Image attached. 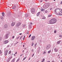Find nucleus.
<instances>
[{
	"label": "nucleus",
	"mask_w": 62,
	"mask_h": 62,
	"mask_svg": "<svg viewBox=\"0 0 62 62\" xmlns=\"http://www.w3.org/2000/svg\"><path fill=\"white\" fill-rule=\"evenodd\" d=\"M60 38H61L62 37V36L61 35L60 36Z\"/></svg>",
	"instance_id": "50"
},
{
	"label": "nucleus",
	"mask_w": 62,
	"mask_h": 62,
	"mask_svg": "<svg viewBox=\"0 0 62 62\" xmlns=\"http://www.w3.org/2000/svg\"><path fill=\"white\" fill-rule=\"evenodd\" d=\"M23 54H22L20 56H22V55H23Z\"/></svg>",
	"instance_id": "57"
},
{
	"label": "nucleus",
	"mask_w": 62,
	"mask_h": 62,
	"mask_svg": "<svg viewBox=\"0 0 62 62\" xmlns=\"http://www.w3.org/2000/svg\"><path fill=\"white\" fill-rule=\"evenodd\" d=\"M31 36V34H30L28 38H30Z\"/></svg>",
	"instance_id": "32"
},
{
	"label": "nucleus",
	"mask_w": 62,
	"mask_h": 62,
	"mask_svg": "<svg viewBox=\"0 0 62 62\" xmlns=\"http://www.w3.org/2000/svg\"><path fill=\"white\" fill-rule=\"evenodd\" d=\"M8 40H5L4 42V44H7V43H8Z\"/></svg>",
	"instance_id": "8"
},
{
	"label": "nucleus",
	"mask_w": 62,
	"mask_h": 62,
	"mask_svg": "<svg viewBox=\"0 0 62 62\" xmlns=\"http://www.w3.org/2000/svg\"><path fill=\"white\" fill-rule=\"evenodd\" d=\"M23 47H24V45H23Z\"/></svg>",
	"instance_id": "58"
},
{
	"label": "nucleus",
	"mask_w": 62,
	"mask_h": 62,
	"mask_svg": "<svg viewBox=\"0 0 62 62\" xmlns=\"http://www.w3.org/2000/svg\"><path fill=\"white\" fill-rule=\"evenodd\" d=\"M52 62H54V61H52Z\"/></svg>",
	"instance_id": "52"
},
{
	"label": "nucleus",
	"mask_w": 62,
	"mask_h": 62,
	"mask_svg": "<svg viewBox=\"0 0 62 62\" xmlns=\"http://www.w3.org/2000/svg\"><path fill=\"white\" fill-rule=\"evenodd\" d=\"M42 19H46V17H45V16H43Z\"/></svg>",
	"instance_id": "16"
},
{
	"label": "nucleus",
	"mask_w": 62,
	"mask_h": 62,
	"mask_svg": "<svg viewBox=\"0 0 62 62\" xmlns=\"http://www.w3.org/2000/svg\"><path fill=\"white\" fill-rule=\"evenodd\" d=\"M8 34H7L6 35L5 38L6 39H8Z\"/></svg>",
	"instance_id": "11"
},
{
	"label": "nucleus",
	"mask_w": 62,
	"mask_h": 62,
	"mask_svg": "<svg viewBox=\"0 0 62 62\" xmlns=\"http://www.w3.org/2000/svg\"><path fill=\"white\" fill-rule=\"evenodd\" d=\"M21 24V22H19L17 23L16 25V27H19Z\"/></svg>",
	"instance_id": "5"
},
{
	"label": "nucleus",
	"mask_w": 62,
	"mask_h": 62,
	"mask_svg": "<svg viewBox=\"0 0 62 62\" xmlns=\"http://www.w3.org/2000/svg\"><path fill=\"white\" fill-rule=\"evenodd\" d=\"M40 42H41V40H40Z\"/></svg>",
	"instance_id": "55"
},
{
	"label": "nucleus",
	"mask_w": 62,
	"mask_h": 62,
	"mask_svg": "<svg viewBox=\"0 0 62 62\" xmlns=\"http://www.w3.org/2000/svg\"><path fill=\"white\" fill-rule=\"evenodd\" d=\"M22 37H23V36H21V37L20 38V39H22Z\"/></svg>",
	"instance_id": "41"
},
{
	"label": "nucleus",
	"mask_w": 62,
	"mask_h": 62,
	"mask_svg": "<svg viewBox=\"0 0 62 62\" xmlns=\"http://www.w3.org/2000/svg\"><path fill=\"white\" fill-rule=\"evenodd\" d=\"M15 24V22H13L11 24V25L12 26H14V25Z\"/></svg>",
	"instance_id": "9"
},
{
	"label": "nucleus",
	"mask_w": 62,
	"mask_h": 62,
	"mask_svg": "<svg viewBox=\"0 0 62 62\" xmlns=\"http://www.w3.org/2000/svg\"><path fill=\"white\" fill-rule=\"evenodd\" d=\"M41 11H44V9L42 8L41 9Z\"/></svg>",
	"instance_id": "18"
},
{
	"label": "nucleus",
	"mask_w": 62,
	"mask_h": 62,
	"mask_svg": "<svg viewBox=\"0 0 62 62\" xmlns=\"http://www.w3.org/2000/svg\"><path fill=\"white\" fill-rule=\"evenodd\" d=\"M45 52H44V53H43V54H45Z\"/></svg>",
	"instance_id": "48"
},
{
	"label": "nucleus",
	"mask_w": 62,
	"mask_h": 62,
	"mask_svg": "<svg viewBox=\"0 0 62 62\" xmlns=\"http://www.w3.org/2000/svg\"><path fill=\"white\" fill-rule=\"evenodd\" d=\"M26 57H24L23 59V60H25V59H26Z\"/></svg>",
	"instance_id": "22"
},
{
	"label": "nucleus",
	"mask_w": 62,
	"mask_h": 62,
	"mask_svg": "<svg viewBox=\"0 0 62 62\" xmlns=\"http://www.w3.org/2000/svg\"><path fill=\"white\" fill-rule=\"evenodd\" d=\"M35 36H33L31 37V40H33L34 39H35Z\"/></svg>",
	"instance_id": "10"
},
{
	"label": "nucleus",
	"mask_w": 62,
	"mask_h": 62,
	"mask_svg": "<svg viewBox=\"0 0 62 62\" xmlns=\"http://www.w3.org/2000/svg\"><path fill=\"white\" fill-rule=\"evenodd\" d=\"M61 4H62V1H61Z\"/></svg>",
	"instance_id": "62"
},
{
	"label": "nucleus",
	"mask_w": 62,
	"mask_h": 62,
	"mask_svg": "<svg viewBox=\"0 0 62 62\" xmlns=\"http://www.w3.org/2000/svg\"><path fill=\"white\" fill-rule=\"evenodd\" d=\"M30 57L29 58V60H30Z\"/></svg>",
	"instance_id": "51"
},
{
	"label": "nucleus",
	"mask_w": 62,
	"mask_h": 62,
	"mask_svg": "<svg viewBox=\"0 0 62 62\" xmlns=\"http://www.w3.org/2000/svg\"><path fill=\"white\" fill-rule=\"evenodd\" d=\"M2 15L3 16H4V15H5V13L4 12H3L2 13Z\"/></svg>",
	"instance_id": "19"
},
{
	"label": "nucleus",
	"mask_w": 62,
	"mask_h": 62,
	"mask_svg": "<svg viewBox=\"0 0 62 62\" xmlns=\"http://www.w3.org/2000/svg\"><path fill=\"white\" fill-rule=\"evenodd\" d=\"M22 33H20L19 34V35H22Z\"/></svg>",
	"instance_id": "49"
},
{
	"label": "nucleus",
	"mask_w": 62,
	"mask_h": 62,
	"mask_svg": "<svg viewBox=\"0 0 62 62\" xmlns=\"http://www.w3.org/2000/svg\"><path fill=\"white\" fill-rule=\"evenodd\" d=\"M11 52V51H10L9 52V54H10Z\"/></svg>",
	"instance_id": "29"
},
{
	"label": "nucleus",
	"mask_w": 62,
	"mask_h": 62,
	"mask_svg": "<svg viewBox=\"0 0 62 62\" xmlns=\"http://www.w3.org/2000/svg\"><path fill=\"white\" fill-rule=\"evenodd\" d=\"M12 58V57L11 56V57H9V58L10 59H11V58Z\"/></svg>",
	"instance_id": "35"
},
{
	"label": "nucleus",
	"mask_w": 62,
	"mask_h": 62,
	"mask_svg": "<svg viewBox=\"0 0 62 62\" xmlns=\"http://www.w3.org/2000/svg\"><path fill=\"white\" fill-rule=\"evenodd\" d=\"M52 9V8H50V10H51Z\"/></svg>",
	"instance_id": "53"
},
{
	"label": "nucleus",
	"mask_w": 62,
	"mask_h": 62,
	"mask_svg": "<svg viewBox=\"0 0 62 62\" xmlns=\"http://www.w3.org/2000/svg\"><path fill=\"white\" fill-rule=\"evenodd\" d=\"M15 54H16L17 52H16V53Z\"/></svg>",
	"instance_id": "61"
},
{
	"label": "nucleus",
	"mask_w": 62,
	"mask_h": 62,
	"mask_svg": "<svg viewBox=\"0 0 62 62\" xmlns=\"http://www.w3.org/2000/svg\"><path fill=\"white\" fill-rule=\"evenodd\" d=\"M22 26L23 27H24L25 26V25L23 24Z\"/></svg>",
	"instance_id": "21"
},
{
	"label": "nucleus",
	"mask_w": 62,
	"mask_h": 62,
	"mask_svg": "<svg viewBox=\"0 0 62 62\" xmlns=\"http://www.w3.org/2000/svg\"><path fill=\"white\" fill-rule=\"evenodd\" d=\"M8 50H6L4 52V54L5 55H7L8 54Z\"/></svg>",
	"instance_id": "6"
},
{
	"label": "nucleus",
	"mask_w": 62,
	"mask_h": 62,
	"mask_svg": "<svg viewBox=\"0 0 62 62\" xmlns=\"http://www.w3.org/2000/svg\"><path fill=\"white\" fill-rule=\"evenodd\" d=\"M2 39V37H0V41Z\"/></svg>",
	"instance_id": "38"
},
{
	"label": "nucleus",
	"mask_w": 62,
	"mask_h": 62,
	"mask_svg": "<svg viewBox=\"0 0 62 62\" xmlns=\"http://www.w3.org/2000/svg\"><path fill=\"white\" fill-rule=\"evenodd\" d=\"M14 56H15L16 55V54H14Z\"/></svg>",
	"instance_id": "56"
},
{
	"label": "nucleus",
	"mask_w": 62,
	"mask_h": 62,
	"mask_svg": "<svg viewBox=\"0 0 62 62\" xmlns=\"http://www.w3.org/2000/svg\"><path fill=\"white\" fill-rule=\"evenodd\" d=\"M58 56H59V54L58 55Z\"/></svg>",
	"instance_id": "59"
},
{
	"label": "nucleus",
	"mask_w": 62,
	"mask_h": 62,
	"mask_svg": "<svg viewBox=\"0 0 62 62\" xmlns=\"http://www.w3.org/2000/svg\"><path fill=\"white\" fill-rule=\"evenodd\" d=\"M32 52H33L34 51V50H33V49H32Z\"/></svg>",
	"instance_id": "45"
},
{
	"label": "nucleus",
	"mask_w": 62,
	"mask_h": 62,
	"mask_svg": "<svg viewBox=\"0 0 62 62\" xmlns=\"http://www.w3.org/2000/svg\"><path fill=\"white\" fill-rule=\"evenodd\" d=\"M37 43L35 44H34V45L35 46H37Z\"/></svg>",
	"instance_id": "33"
},
{
	"label": "nucleus",
	"mask_w": 62,
	"mask_h": 62,
	"mask_svg": "<svg viewBox=\"0 0 62 62\" xmlns=\"http://www.w3.org/2000/svg\"><path fill=\"white\" fill-rule=\"evenodd\" d=\"M10 59H9V58H8V61L9 62V60H10Z\"/></svg>",
	"instance_id": "27"
},
{
	"label": "nucleus",
	"mask_w": 62,
	"mask_h": 62,
	"mask_svg": "<svg viewBox=\"0 0 62 62\" xmlns=\"http://www.w3.org/2000/svg\"><path fill=\"white\" fill-rule=\"evenodd\" d=\"M25 39V38H24V37L23 38V40H24V39Z\"/></svg>",
	"instance_id": "44"
},
{
	"label": "nucleus",
	"mask_w": 62,
	"mask_h": 62,
	"mask_svg": "<svg viewBox=\"0 0 62 62\" xmlns=\"http://www.w3.org/2000/svg\"><path fill=\"white\" fill-rule=\"evenodd\" d=\"M31 11L32 14H34L35 12V9L34 8H32L31 10Z\"/></svg>",
	"instance_id": "3"
},
{
	"label": "nucleus",
	"mask_w": 62,
	"mask_h": 62,
	"mask_svg": "<svg viewBox=\"0 0 62 62\" xmlns=\"http://www.w3.org/2000/svg\"><path fill=\"white\" fill-rule=\"evenodd\" d=\"M26 49V48H24V49Z\"/></svg>",
	"instance_id": "63"
},
{
	"label": "nucleus",
	"mask_w": 62,
	"mask_h": 62,
	"mask_svg": "<svg viewBox=\"0 0 62 62\" xmlns=\"http://www.w3.org/2000/svg\"><path fill=\"white\" fill-rule=\"evenodd\" d=\"M54 50L55 51V52H57L58 51V49L57 48H55L54 49Z\"/></svg>",
	"instance_id": "12"
},
{
	"label": "nucleus",
	"mask_w": 62,
	"mask_h": 62,
	"mask_svg": "<svg viewBox=\"0 0 62 62\" xmlns=\"http://www.w3.org/2000/svg\"><path fill=\"white\" fill-rule=\"evenodd\" d=\"M31 24H33V23H30Z\"/></svg>",
	"instance_id": "46"
},
{
	"label": "nucleus",
	"mask_w": 62,
	"mask_h": 62,
	"mask_svg": "<svg viewBox=\"0 0 62 62\" xmlns=\"http://www.w3.org/2000/svg\"><path fill=\"white\" fill-rule=\"evenodd\" d=\"M33 45H34V43L33 42H32V46H33Z\"/></svg>",
	"instance_id": "31"
},
{
	"label": "nucleus",
	"mask_w": 62,
	"mask_h": 62,
	"mask_svg": "<svg viewBox=\"0 0 62 62\" xmlns=\"http://www.w3.org/2000/svg\"><path fill=\"white\" fill-rule=\"evenodd\" d=\"M51 50H50V51H49L48 52V54H49V53H51Z\"/></svg>",
	"instance_id": "25"
},
{
	"label": "nucleus",
	"mask_w": 62,
	"mask_h": 62,
	"mask_svg": "<svg viewBox=\"0 0 62 62\" xmlns=\"http://www.w3.org/2000/svg\"><path fill=\"white\" fill-rule=\"evenodd\" d=\"M29 31H27V34H29Z\"/></svg>",
	"instance_id": "39"
},
{
	"label": "nucleus",
	"mask_w": 62,
	"mask_h": 62,
	"mask_svg": "<svg viewBox=\"0 0 62 62\" xmlns=\"http://www.w3.org/2000/svg\"><path fill=\"white\" fill-rule=\"evenodd\" d=\"M2 53V51H1V50H0V54H1Z\"/></svg>",
	"instance_id": "30"
},
{
	"label": "nucleus",
	"mask_w": 62,
	"mask_h": 62,
	"mask_svg": "<svg viewBox=\"0 0 62 62\" xmlns=\"http://www.w3.org/2000/svg\"><path fill=\"white\" fill-rule=\"evenodd\" d=\"M60 41H61V40H60L59 41H58L57 42V44H59L60 42Z\"/></svg>",
	"instance_id": "20"
},
{
	"label": "nucleus",
	"mask_w": 62,
	"mask_h": 62,
	"mask_svg": "<svg viewBox=\"0 0 62 62\" xmlns=\"http://www.w3.org/2000/svg\"><path fill=\"white\" fill-rule=\"evenodd\" d=\"M49 6H50V5L49 4H44L43 6V8H48Z\"/></svg>",
	"instance_id": "2"
},
{
	"label": "nucleus",
	"mask_w": 62,
	"mask_h": 62,
	"mask_svg": "<svg viewBox=\"0 0 62 62\" xmlns=\"http://www.w3.org/2000/svg\"><path fill=\"white\" fill-rule=\"evenodd\" d=\"M39 13H40V12H39L38 13V14L37 15V16H39Z\"/></svg>",
	"instance_id": "17"
},
{
	"label": "nucleus",
	"mask_w": 62,
	"mask_h": 62,
	"mask_svg": "<svg viewBox=\"0 0 62 62\" xmlns=\"http://www.w3.org/2000/svg\"><path fill=\"white\" fill-rule=\"evenodd\" d=\"M51 47V45H48L46 46V50H48Z\"/></svg>",
	"instance_id": "4"
},
{
	"label": "nucleus",
	"mask_w": 62,
	"mask_h": 62,
	"mask_svg": "<svg viewBox=\"0 0 62 62\" xmlns=\"http://www.w3.org/2000/svg\"><path fill=\"white\" fill-rule=\"evenodd\" d=\"M54 33H56V31L55 30L54 31Z\"/></svg>",
	"instance_id": "34"
},
{
	"label": "nucleus",
	"mask_w": 62,
	"mask_h": 62,
	"mask_svg": "<svg viewBox=\"0 0 62 62\" xmlns=\"http://www.w3.org/2000/svg\"><path fill=\"white\" fill-rule=\"evenodd\" d=\"M51 16H52V15H50L48 16V17H51Z\"/></svg>",
	"instance_id": "28"
},
{
	"label": "nucleus",
	"mask_w": 62,
	"mask_h": 62,
	"mask_svg": "<svg viewBox=\"0 0 62 62\" xmlns=\"http://www.w3.org/2000/svg\"><path fill=\"white\" fill-rule=\"evenodd\" d=\"M19 60H20V58H18V59L17 60L16 62H18V61H19Z\"/></svg>",
	"instance_id": "24"
},
{
	"label": "nucleus",
	"mask_w": 62,
	"mask_h": 62,
	"mask_svg": "<svg viewBox=\"0 0 62 62\" xmlns=\"http://www.w3.org/2000/svg\"><path fill=\"white\" fill-rule=\"evenodd\" d=\"M15 8H16V6H14L12 8V9H15Z\"/></svg>",
	"instance_id": "13"
},
{
	"label": "nucleus",
	"mask_w": 62,
	"mask_h": 62,
	"mask_svg": "<svg viewBox=\"0 0 62 62\" xmlns=\"http://www.w3.org/2000/svg\"><path fill=\"white\" fill-rule=\"evenodd\" d=\"M48 1V0H45V1Z\"/></svg>",
	"instance_id": "54"
},
{
	"label": "nucleus",
	"mask_w": 62,
	"mask_h": 62,
	"mask_svg": "<svg viewBox=\"0 0 62 62\" xmlns=\"http://www.w3.org/2000/svg\"><path fill=\"white\" fill-rule=\"evenodd\" d=\"M37 53L39 54V50H38V51H37Z\"/></svg>",
	"instance_id": "26"
},
{
	"label": "nucleus",
	"mask_w": 62,
	"mask_h": 62,
	"mask_svg": "<svg viewBox=\"0 0 62 62\" xmlns=\"http://www.w3.org/2000/svg\"><path fill=\"white\" fill-rule=\"evenodd\" d=\"M25 16L26 17H27L28 16V14H26L25 15Z\"/></svg>",
	"instance_id": "14"
},
{
	"label": "nucleus",
	"mask_w": 62,
	"mask_h": 62,
	"mask_svg": "<svg viewBox=\"0 0 62 62\" xmlns=\"http://www.w3.org/2000/svg\"><path fill=\"white\" fill-rule=\"evenodd\" d=\"M4 27L5 28H8V24H5L4 26Z\"/></svg>",
	"instance_id": "7"
},
{
	"label": "nucleus",
	"mask_w": 62,
	"mask_h": 62,
	"mask_svg": "<svg viewBox=\"0 0 62 62\" xmlns=\"http://www.w3.org/2000/svg\"><path fill=\"white\" fill-rule=\"evenodd\" d=\"M61 62H62V60H61Z\"/></svg>",
	"instance_id": "64"
},
{
	"label": "nucleus",
	"mask_w": 62,
	"mask_h": 62,
	"mask_svg": "<svg viewBox=\"0 0 62 62\" xmlns=\"http://www.w3.org/2000/svg\"><path fill=\"white\" fill-rule=\"evenodd\" d=\"M15 58H14L13 60L11 62H14L15 61Z\"/></svg>",
	"instance_id": "15"
},
{
	"label": "nucleus",
	"mask_w": 62,
	"mask_h": 62,
	"mask_svg": "<svg viewBox=\"0 0 62 62\" xmlns=\"http://www.w3.org/2000/svg\"><path fill=\"white\" fill-rule=\"evenodd\" d=\"M12 38H13V39H14V36H13L12 37Z\"/></svg>",
	"instance_id": "40"
},
{
	"label": "nucleus",
	"mask_w": 62,
	"mask_h": 62,
	"mask_svg": "<svg viewBox=\"0 0 62 62\" xmlns=\"http://www.w3.org/2000/svg\"><path fill=\"white\" fill-rule=\"evenodd\" d=\"M57 20L55 18H53L51 19L49 23L50 24H53V23H55L56 22Z\"/></svg>",
	"instance_id": "1"
},
{
	"label": "nucleus",
	"mask_w": 62,
	"mask_h": 62,
	"mask_svg": "<svg viewBox=\"0 0 62 62\" xmlns=\"http://www.w3.org/2000/svg\"><path fill=\"white\" fill-rule=\"evenodd\" d=\"M42 1H43L42 0L40 1V2H42Z\"/></svg>",
	"instance_id": "43"
},
{
	"label": "nucleus",
	"mask_w": 62,
	"mask_h": 62,
	"mask_svg": "<svg viewBox=\"0 0 62 62\" xmlns=\"http://www.w3.org/2000/svg\"><path fill=\"white\" fill-rule=\"evenodd\" d=\"M34 54H33L32 55V57H33V56H34Z\"/></svg>",
	"instance_id": "42"
},
{
	"label": "nucleus",
	"mask_w": 62,
	"mask_h": 62,
	"mask_svg": "<svg viewBox=\"0 0 62 62\" xmlns=\"http://www.w3.org/2000/svg\"><path fill=\"white\" fill-rule=\"evenodd\" d=\"M44 60H45V59H43L42 61V62H44Z\"/></svg>",
	"instance_id": "23"
},
{
	"label": "nucleus",
	"mask_w": 62,
	"mask_h": 62,
	"mask_svg": "<svg viewBox=\"0 0 62 62\" xmlns=\"http://www.w3.org/2000/svg\"><path fill=\"white\" fill-rule=\"evenodd\" d=\"M47 62H50V61H48Z\"/></svg>",
	"instance_id": "60"
},
{
	"label": "nucleus",
	"mask_w": 62,
	"mask_h": 62,
	"mask_svg": "<svg viewBox=\"0 0 62 62\" xmlns=\"http://www.w3.org/2000/svg\"><path fill=\"white\" fill-rule=\"evenodd\" d=\"M7 47H9V45H8Z\"/></svg>",
	"instance_id": "47"
},
{
	"label": "nucleus",
	"mask_w": 62,
	"mask_h": 62,
	"mask_svg": "<svg viewBox=\"0 0 62 62\" xmlns=\"http://www.w3.org/2000/svg\"><path fill=\"white\" fill-rule=\"evenodd\" d=\"M45 13H47V12H48V11H45Z\"/></svg>",
	"instance_id": "37"
},
{
	"label": "nucleus",
	"mask_w": 62,
	"mask_h": 62,
	"mask_svg": "<svg viewBox=\"0 0 62 62\" xmlns=\"http://www.w3.org/2000/svg\"><path fill=\"white\" fill-rule=\"evenodd\" d=\"M29 28H31V26L30 25L29 26Z\"/></svg>",
	"instance_id": "36"
}]
</instances>
